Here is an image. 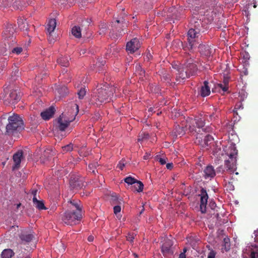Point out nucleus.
<instances>
[{
	"label": "nucleus",
	"instance_id": "nucleus-1",
	"mask_svg": "<svg viewBox=\"0 0 258 258\" xmlns=\"http://www.w3.org/2000/svg\"><path fill=\"white\" fill-rule=\"evenodd\" d=\"M237 151L234 149V152L229 154V159L225 161V169L222 166L217 168V172L218 173L221 172L223 174V177L226 185L228 186L230 190L234 189L233 182L234 181L237 180V179L234 177V174L236 175L239 174L238 172H235L237 169Z\"/></svg>",
	"mask_w": 258,
	"mask_h": 258
},
{
	"label": "nucleus",
	"instance_id": "nucleus-2",
	"mask_svg": "<svg viewBox=\"0 0 258 258\" xmlns=\"http://www.w3.org/2000/svg\"><path fill=\"white\" fill-rule=\"evenodd\" d=\"M68 209L61 216L62 221L67 225H74L82 218V206L78 200H70L67 205Z\"/></svg>",
	"mask_w": 258,
	"mask_h": 258
},
{
	"label": "nucleus",
	"instance_id": "nucleus-3",
	"mask_svg": "<svg viewBox=\"0 0 258 258\" xmlns=\"http://www.w3.org/2000/svg\"><path fill=\"white\" fill-rule=\"evenodd\" d=\"M115 92L113 86L108 85H98L91 95L90 102L92 104L99 106L103 103L109 102Z\"/></svg>",
	"mask_w": 258,
	"mask_h": 258
},
{
	"label": "nucleus",
	"instance_id": "nucleus-4",
	"mask_svg": "<svg viewBox=\"0 0 258 258\" xmlns=\"http://www.w3.org/2000/svg\"><path fill=\"white\" fill-rule=\"evenodd\" d=\"M172 67L178 72L176 78L177 81L180 82V80H183L193 75L194 60L191 58L187 60L184 68H182L180 64L176 63H173Z\"/></svg>",
	"mask_w": 258,
	"mask_h": 258
},
{
	"label": "nucleus",
	"instance_id": "nucleus-5",
	"mask_svg": "<svg viewBox=\"0 0 258 258\" xmlns=\"http://www.w3.org/2000/svg\"><path fill=\"white\" fill-rule=\"evenodd\" d=\"M8 123L6 127V133L13 134L15 131L20 132L24 130V122L22 118L17 114H13L8 118Z\"/></svg>",
	"mask_w": 258,
	"mask_h": 258
},
{
	"label": "nucleus",
	"instance_id": "nucleus-6",
	"mask_svg": "<svg viewBox=\"0 0 258 258\" xmlns=\"http://www.w3.org/2000/svg\"><path fill=\"white\" fill-rule=\"evenodd\" d=\"M15 29L12 24H7L3 33V37L5 39V45L7 46L8 44L9 48L13 45L15 43V37L14 36ZM10 50V49L9 48Z\"/></svg>",
	"mask_w": 258,
	"mask_h": 258
},
{
	"label": "nucleus",
	"instance_id": "nucleus-7",
	"mask_svg": "<svg viewBox=\"0 0 258 258\" xmlns=\"http://www.w3.org/2000/svg\"><path fill=\"white\" fill-rule=\"evenodd\" d=\"M4 91L6 93L4 96L3 100L6 105L14 104L20 101L21 95L18 89H12L8 92H6V90Z\"/></svg>",
	"mask_w": 258,
	"mask_h": 258
},
{
	"label": "nucleus",
	"instance_id": "nucleus-8",
	"mask_svg": "<svg viewBox=\"0 0 258 258\" xmlns=\"http://www.w3.org/2000/svg\"><path fill=\"white\" fill-rule=\"evenodd\" d=\"M12 6L15 9L21 10L25 5H22L19 0H0V16L6 9Z\"/></svg>",
	"mask_w": 258,
	"mask_h": 258
},
{
	"label": "nucleus",
	"instance_id": "nucleus-9",
	"mask_svg": "<svg viewBox=\"0 0 258 258\" xmlns=\"http://www.w3.org/2000/svg\"><path fill=\"white\" fill-rule=\"evenodd\" d=\"M76 111L73 112L72 115L69 117L66 113H61L57 119L58 128L61 131H64L73 121L76 116Z\"/></svg>",
	"mask_w": 258,
	"mask_h": 258
},
{
	"label": "nucleus",
	"instance_id": "nucleus-10",
	"mask_svg": "<svg viewBox=\"0 0 258 258\" xmlns=\"http://www.w3.org/2000/svg\"><path fill=\"white\" fill-rule=\"evenodd\" d=\"M203 136L202 135H199V136L196 137V141H195V143L200 145L203 148H207L208 147L211 148V144H214V138L213 137L210 135H206L204 137V139H203Z\"/></svg>",
	"mask_w": 258,
	"mask_h": 258
},
{
	"label": "nucleus",
	"instance_id": "nucleus-11",
	"mask_svg": "<svg viewBox=\"0 0 258 258\" xmlns=\"http://www.w3.org/2000/svg\"><path fill=\"white\" fill-rule=\"evenodd\" d=\"M197 196L200 198V211L202 213H205L206 212L207 200L208 199L206 190L202 188L200 192L198 194Z\"/></svg>",
	"mask_w": 258,
	"mask_h": 258
},
{
	"label": "nucleus",
	"instance_id": "nucleus-12",
	"mask_svg": "<svg viewBox=\"0 0 258 258\" xmlns=\"http://www.w3.org/2000/svg\"><path fill=\"white\" fill-rule=\"evenodd\" d=\"M70 185L72 189H80L84 186V179L83 177L73 175L71 177Z\"/></svg>",
	"mask_w": 258,
	"mask_h": 258
},
{
	"label": "nucleus",
	"instance_id": "nucleus-13",
	"mask_svg": "<svg viewBox=\"0 0 258 258\" xmlns=\"http://www.w3.org/2000/svg\"><path fill=\"white\" fill-rule=\"evenodd\" d=\"M173 242L170 239H166L163 243L161 251L164 256L172 255L174 253Z\"/></svg>",
	"mask_w": 258,
	"mask_h": 258
},
{
	"label": "nucleus",
	"instance_id": "nucleus-14",
	"mask_svg": "<svg viewBox=\"0 0 258 258\" xmlns=\"http://www.w3.org/2000/svg\"><path fill=\"white\" fill-rule=\"evenodd\" d=\"M55 154V152L52 148H49L44 150L40 157L41 163L45 164L48 162Z\"/></svg>",
	"mask_w": 258,
	"mask_h": 258
},
{
	"label": "nucleus",
	"instance_id": "nucleus-15",
	"mask_svg": "<svg viewBox=\"0 0 258 258\" xmlns=\"http://www.w3.org/2000/svg\"><path fill=\"white\" fill-rule=\"evenodd\" d=\"M187 43L185 46L183 47L184 50H189L191 53H193L194 50L192 46L194 45V29H190L187 33Z\"/></svg>",
	"mask_w": 258,
	"mask_h": 258
},
{
	"label": "nucleus",
	"instance_id": "nucleus-16",
	"mask_svg": "<svg viewBox=\"0 0 258 258\" xmlns=\"http://www.w3.org/2000/svg\"><path fill=\"white\" fill-rule=\"evenodd\" d=\"M140 46L141 44L139 40L135 38L127 43L126 49L127 51L133 53L137 50Z\"/></svg>",
	"mask_w": 258,
	"mask_h": 258
},
{
	"label": "nucleus",
	"instance_id": "nucleus-17",
	"mask_svg": "<svg viewBox=\"0 0 258 258\" xmlns=\"http://www.w3.org/2000/svg\"><path fill=\"white\" fill-rule=\"evenodd\" d=\"M18 24L19 29L23 31L25 35L29 36L28 31L30 29H34L33 25L29 26L26 19L24 18H20L18 19Z\"/></svg>",
	"mask_w": 258,
	"mask_h": 258
},
{
	"label": "nucleus",
	"instance_id": "nucleus-18",
	"mask_svg": "<svg viewBox=\"0 0 258 258\" xmlns=\"http://www.w3.org/2000/svg\"><path fill=\"white\" fill-rule=\"evenodd\" d=\"M19 237L21 240L20 243L25 244L31 242L34 238V235L33 233L22 231L19 234Z\"/></svg>",
	"mask_w": 258,
	"mask_h": 258
},
{
	"label": "nucleus",
	"instance_id": "nucleus-19",
	"mask_svg": "<svg viewBox=\"0 0 258 258\" xmlns=\"http://www.w3.org/2000/svg\"><path fill=\"white\" fill-rule=\"evenodd\" d=\"M255 239L258 241V230L254 231ZM248 258H258V243L252 245L249 251Z\"/></svg>",
	"mask_w": 258,
	"mask_h": 258
},
{
	"label": "nucleus",
	"instance_id": "nucleus-20",
	"mask_svg": "<svg viewBox=\"0 0 258 258\" xmlns=\"http://www.w3.org/2000/svg\"><path fill=\"white\" fill-rule=\"evenodd\" d=\"M55 112V109L51 106L41 113V116L44 120H48L52 117Z\"/></svg>",
	"mask_w": 258,
	"mask_h": 258
},
{
	"label": "nucleus",
	"instance_id": "nucleus-21",
	"mask_svg": "<svg viewBox=\"0 0 258 258\" xmlns=\"http://www.w3.org/2000/svg\"><path fill=\"white\" fill-rule=\"evenodd\" d=\"M208 84V82L205 81L204 82V85L201 87L200 91L199 92V94L203 97L208 96L210 94V88Z\"/></svg>",
	"mask_w": 258,
	"mask_h": 258
},
{
	"label": "nucleus",
	"instance_id": "nucleus-22",
	"mask_svg": "<svg viewBox=\"0 0 258 258\" xmlns=\"http://www.w3.org/2000/svg\"><path fill=\"white\" fill-rule=\"evenodd\" d=\"M22 156V151H18L13 155V160L15 162V165L13 167L14 170L19 167Z\"/></svg>",
	"mask_w": 258,
	"mask_h": 258
},
{
	"label": "nucleus",
	"instance_id": "nucleus-23",
	"mask_svg": "<svg viewBox=\"0 0 258 258\" xmlns=\"http://www.w3.org/2000/svg\"><path fill=\"white\" fill-rule=\"evenodd\" d=\"M205 178H213L216 175L215 170L212 165L207 166L204 170Z\"/></svg>",
	"mask_w": 258,
	"mask_h": 258
},
{
	"label": "nucleus",
	"instance_id": "nucleus-24",
	"mask_svg": "<svg viewBox=\"0 0 258 258\" xmlns=\"http://www.w3.org/2000/svg\"><path fill=\"white\" fill-rule=\"evenodd\" d=\"M198 51L201 55L204 56L210 55L211 53L209 46L202 44H199L198 47Z\"/></svg>",
	"mask_w": 258,
	"mask_h": 258
},
{
	"label": "nucleus",
	"instance_id": "nucleus-25",
	"mask_svg": "<svg viewBox=\"0 0 258 258\" xmlns=\"http://www.w3.org/2000/svg\"><path fill=\"white\" fill-rule=\"evenodd\" d=\"M56 22L55 19H51L48 21V22L47 24L46 29L47 32L51 34L54 31V29L56 28Z\"/></svg>",
	"mask_w": 258,
	"mask_h": 258
},
{
	"label": "nucleus",
	"instance_id": "nucleus-26",
	"mask_svg": "<svg viewBox=\"0 0 258 258\" xmlns=\"http://www.w3.org/2000/svg\"><path fill=\"white\" fill-rule=\"evenodd\" d=\"M69 56H61L57 60V62L62 67H68L70 65Z\"/></svg>",
	"mask_w": 258,
	"mask_h": 258
},
{
	"label": "nucleus",
	"instance_id": "nucleus-27",
	"mask_svg": "<svg viewBox=\"0 0 258 258\" xmlns=\"http://www.w3.org/2000/svg\"><path fill=\"white\" fill-rule=\"evenodd\" d=\"M184 133L185 131L184 127L182 126H180L179 125L175 126L173 131V135L176 137H177L178 136L179 137H181L184 134Z\"/></svg>",
	"mask_w": 258,
	"mask_h": 258
},
{
	"label": "nucleus",
	"instance_id": "nucleus-28",
	"mask_svg": "<svg viewBox=\"0 0 258 258\" xmlns=\"http://www.w3.org/2000/svg\"><path fill=\"white\" fill-rule=\"evenodd\" d=\"M143 187H144L143 183L141 181H138L137 180L135 182V183L133 184V185H132L131 186L132 190L133 191H137L139 192L143 191Z\"/></svg>",
	"mask_w": 258,
	"mask_h": 258
},
{
	"label": "nucleus",
	"instance_id": "nucleus-29",
	"mask_svg": "<svg viewBox=\"0 0 258 258\" xmlns=\"http://www.w3.org/2000/svg\"><path fill=\"white\" fill-rule=\"evenodd\" d=\"M74 111L77 112L76 115L79 112V106L77 104H71L70 108L68 109V112H63L62 113H66L69 117H71Z\"/></svg>",
	"mask_w": 258,
	"mask_h": 258
},
{
	"label": "nucleus",
	"instance_id": "nucleus-30",
	"mask_svg": "<svg viewBox=\"0 0 258 258\" xmlns=\"http://www.w3.org/2000/svg\"><path fill=\"white\" fill-rule=\"evenodd\" d=\"M230 249V239L227 237L223 239L222 245V250L223 251H228Z\"/></svg>",
	"mask_w": 258,
	"mask_h": 258
},
{
	"label": "nucleus",
	"instance_id": "nucleus-31",
	"mask_svg": "<svg viewBox=\"0 0 258 258\" xmlns=\"http://www.w3.org/2000/svg\"><path fill=\"white\" fill-rule=\"evenodd\" d=\"M57 93L59 95V97H63L65 96L68 92V88L65 86L59 87L56 89Z\"/></svg>",
	"mask_w": 258,
	"mask_h": 258
},
{
	"label": "nucleus",
	"instance_id": "nucleus-32",
	"mask_svg": "<svg viewBox=\"0 0 258 258\" xmlns=\"http://www.w3.org/2000/svg\"><path fill=\"white\" fill-rule=\"evenodd\" d=\"M72 34L77 38H81L82 35L80 27L76 26L73 27L72 29Z\"/></svg>",
	"mask_w": 258,
	"mask_h": 258
},
{
	"label": "nucleus",
	"instance_id": "nucleus-33",
	"mask_svg": "<svg viewBox=\"0 0 258 258\" xmlns=\"http://www.w3.org/2000/svg\"><path fill=\"white\" fill-rule=\"evenodd\" d=\"M14 254L13 251L11 249H6L3 251L1 255L2 258H11Z\"/></svg>",
	"mask_w": 258,
	"mask_h": 258
},
{
	"label": "nucleus",
	"instance_id": "nucleus-34",
	"mask_svg": "<svg viewBox=\"0 0 258 258\" xmlns=\"http://www.w3.org/2000/svg\"><path fill=\"white\" fill-rule=\"evenodd\" d=\"M204 118L202 115H201V117H198L197 119L195 117V121H196L197 126L199 128H202L204 126Z\"/></svg>",
	"mask_w": 258,
	"mask_h": 258
},
{
	"label": "nucleus",
	"instance_id": "nucleus-35",
	"mask_svg": "<svg viewBox=\"0 0 258 258\" xmlns=\"http://www.w3.org/2000/svg\"><path fill=\"white\" fill-rule=\"evenodd\" d=\"M161 79L165 82L167 83H170L171 81V76L170 75L167 73L166 72H162V74L161 75Z\"/></svg>",
	"mask_w": 258,
	"mask_h": 258
},
{
	"label": "nucleus",
	"instance_id": "nucleus-36",
	"mask_svg": "<svg viewBox=\"0 0 258 258\" xmlns=\"http://www.w3.org/2000/svg\"><path fill=\"white\" fill-rule=\"evenodd\" d=\"M136 73L139 74L141 77L145 76V71L142 69L140 64H137L136 66Z\"/></svg>",
	"mask_w": 258,
	"mask_h": 258
},
{
	"label": "nucleus",
	"instance_id": "nucleus-37",
	"mask_svg": "<svg viewBox=\"0 0 258 258\" xmlns=\"http://www.w3.org/2000/svg\"><path fill=\"white\" fill-rule=\"evenodd\" d=\"M229 80L230 77L229 76V71H228L223 74V84L226 85H228Z\"/></svg>",
	"mask_w": 258,
	"mask_h": 258
},
{
	"label": "nucleus",
	"instance_id": "nucleus-38",
	"mask_svg": "<svg viewBox=\"0 0 258 258\" xmlns=\"http://www.w3.org/2000/svg\"><path fill=\"white\" fill-rule=\"evenodd\" d=\"M124 180L125 182L127 183L128 185H133L136 181L137 179L131 176H128L125 178Z\"/></svg>",
	"mask_w": 258,
	"mask_h": 258
},
{
	"label": "nucleus",
	"instance_id": "nucleus-39",
	"mask_svg": "<svg viewBox=\"0 0 258 258\" xmlns=\"http://www.w3.org/2000/svg\"><path fill=\"white\" fill-rule=\"evenodd\" d=\"M19 75L20 73L19 70L16 67H15V68L13 69L12 74V77L13 79L16 80L19 77Z\"/></svg>",
	"mask_w": 258,
	"mask_h": 258
},
{
	"label": "nucleus",
	"instance_id": "nucleus-40",
	"mask_svg": "<svg viewBox=\"0 0 258 258\" xmlns=\"http://www.w3.org/2000/svg\"><path fill=\"white\" fill-rule=\"evenodd\" d=\"M73 150V145L72 144H69L66 146L62 147V150L63 153H65L68 152H70Z\"/></svg>",
	"mask_w": 258,
	"mask_h": 258
},
{
	"label": "nucleus",
	"instance_id": "nucleus-41",
	"mask_svg": "<svg viewBox=\"0 0 258 258\" xmlns=\"http://www.w3.org/2000/svg\"><path fill=\"white\" fill-rule=\"evenodd\" d=\"M149 137V135L148 133H142L139 136L138 142H143L144 140L147 139Z\"/></svg>",
	"mask_w": 258,
	"mask_h": 258
},
{
	"label": "nucleus",
	"instance_id": "nucleus-42",
	"mask_svg": "<svg viewBox=\"0 0 258 258\" xmlns=\"http://www.w3.org/2000/svg\"><path fill=\"white\" fill-rule=\"evenodd\" d=\"M86 91L85 88L82 87L78 92V97L80 99H82L85 96Z\"/></svg>",
	"mask_w": 258,
	"mask_h": 258
},
{
	"label": "nucleus",
	"instance_id": "nucleus-43",
	"mask_svg": "<svg viewBox=\"0 0 258 258\" xmlns=\"http://www.w3.org/2000/svg\"><path fill=\"white\" fill-rule=\"evenodd\" d=\"M34 206L39 210H45L46 208L44 203L41 201H39Z\"/></svg>",
	"mask_w": 258,
	"mask_h": 258
},
{
	"label": "nucleus",
	"instance_id": "nucleus-44",
	"mask_svg": "<svg viewBox=\"0 0 258 258\" xmlns=\"http://www.w3.org/2000/svg\"><path fill=\"white\" fill-rule=\"evenodd\" d=\"M95 167L96 164H90L88 165V170L89 172H92L93 174H95Z\"/></svg>",
	"mask_w": 258,
	"mask_h": 258
},
{
	"label": "nucleus",
	"instance_id": "nucleus-45",
	"mask_svg": "<svg viewBox=\"0 0 258 258\" xmlns=\"http://www.w3.org/2000/svg\"><path fill=\"white\" fill-rule=\"evenodd\" d=\"M189 247H188L187 246L185 247L183 249V252L179 254L178 258H186L185 253L186 251H189Z\"/></svg>",
	"mask_w": 258,
	"mask_h": 258
},
{
	"label": "nucleus",
	"instance_id": "nucleus-46",
	"mask_svg": "<svg viewBox=\"0 0 258 258\" xmlns=\"http://www.w3.org/2000/svg\"><path fill=\"white\" fill-rule=\"evenodd\" d=\"M243 105L242 104L241 102H239L238 103H237L234 107V109L233 110V112L234 113H236V114H237V111L238 109H239L240 108H243Z\"/></svg>",
	"mask_w": 258,
	"mask_h": 258
},
{
	"label": "nucleus",
	"instance_id": "nucleus-47",
	"mask_svg": "<svg viewBox=\"0 0 258 258\" xmlns=\"http://www.w3.org/2000/svg\"><path fill=\"white\" fill-rule=\"evenodd\" d=\"M156 159L160 163L161 165H164L166 163V158H161L159 156H157Z\"/></svg>",
	"mask_w": 258,
	"mask_h": 258
},
{
	"label": "nucleus",
	"instance_id": "nucleus-48",
	"mask_svg": "<svg viewBox=\"0 0 258 258\" xmlns=\"http://www.w3.org/2000/svg\"><path fill=\"white\" fill-rule=\"evenodd\" d=\"M198 27H200V24L197 22H195V29H194V31H195V38H196V34L197 33H199L200 32V29Z\"/></svg>",
	"mask_w": 258,
	"mask_h": 258
},
{
	"label": "nucleus",
	"instance_id": "nucleus-49",
	"mask_svg": "<svg viewBox=\"0 0 258 258\" xmlns=\"http://www.w3.org/2000/svg\"><path fill=\"white\" fill-rule=\"evenodd\" d=\"M134 238V233H128L127 236H126V240L130 242H133Z\"/></svg>",
	"mask_w": 258,
	"mask_h": 258
},
{
	"label": "nucleus",
	"instance_id": "nucleus-50",
	"mask_svg": "<svg viewBox=\"0 0 258 258\" xmlns=\"http://www.w3.org/2000/svg\"><path fill=\"white\" fill-rule=\"evenodd\" d=\"M125 161L123 160H121L119 162L118 164H117V167L121 170H122L125 166Z\"/></svg>",
	"mask_w": 258,
	"mask_h": 258
},
{
	"label": "nucleus",
	"instance_id": "nucleus-51",
	"mask_svg": "<svg viewBox=\"0 0 258 258\" xmlns=\"http://www.w3.org/2000/svg\"><path fill=\"white\" fill-rule=\"evenodd\" d=\"M22 51V48L21 47H15L12 50V52L17 54H20Z\"/></svg>",
	"mask_w": 258,
	"mask_h": 258
},
{
	"label": "nucleus",
	"instance_id": "nucleus-52",
	"mask_svg": "<svg viewBox=\"0 0 258 258\" xmlns=\"http://www.w3.org/2000/svg\"><path fill=\"white\" fill-rule=\"evenodd\" d=\"M196 164L197 166H200V167H202V166L204 164V163L203 162V158L202 157H199V162H196Z\"/></svg>",
	"mask_w": 258,
	"mask_h": 258
},
{
	"label": "nucleus",
	"instance_id": "nucleus-53",
	"mask_svg": "<svg viewBox=\"0 0 258 258\" xmlns=\"http://www.w3.org/2000/svg\"><path fill=\"white\" fill-rule=\"evenodd\" d=\"M113 211L115 214H117L121 211V207L120 206H115L113 208Z\"/></svg>",
	"mask_w": 258,
	"mask_h": 258
},
{
	"label": "nucleus",
	"instance_id": "nucleus-54",
	"mask_svg": "<svg viewBox=\"0 0 258 258\" xmlns=\"http://www.w3.org/2000/svg\"><path fill=\"white\" fill-rule=\"evenodd\" d=\"M215 254L216 253L213 250L211 251L208 254V258H215Z\"/></svg>",
	"mask_w": 258,
	"mask_h": 258
},
{
	"label": "nucleus",
	"instance_id": "nucleus-55",
	"mask_svg": "<svg viewBox=\"0 0 258 258\" xmlns=\"http://www.w3.org/2000/svg\"><path fill=\"white\" fill-rule=\"evenodd\" d=\"M152 56L151 53H148L146 56L145 57L144 59L145 60H147V61H150V60L152 58Z\"/></svg>",
	"mask_w": 258,
	"mask_h": 258
},
{
	"label": "nucleus",
	"instance_id": "nucleus-56",
	"mask_svg": "<svg viewBox=\"0 0 258 258\" xmlns=\"http://www.w3.org/2000/svg\"><path fill=\"white\" fill-rule=\"evenodd\" d=\"M58 246L59 247V250L61 251L62 252H63L65 250L66 246L64 244L62 243H60Z\"/></svg>",
	"mask_w": 258,
	"mask_h": 258
},
{
	"label": "nucleus",
	"instance_id": "nucleus-57",
	"mask_svg": "<svg viewBox=\"0 0 258 258\" xmlns=\"http://www.w3.org/2000/svg\"><path fill=\"white\" fill-rule=\"evenodd\" d=\"M48 35H49L48 36V41L50 43L54 42V38L52 37V33H51V34L48 33Z\"/></svg>",
	"mask_w": 258,
	"mask_h": 258
},
{
	"label": "nucleus",
	"instance_id": "nucleus-58",
	"mask_svg": "<svg viewBox=\"0 0 258 258\" xmlns=\"http://www.w3.org/2000/svg\"><path fill=\"white\" fill-rule=\"evenodd\" d=\"M173 164L172 163H168L166 164V168L168 169H171L173 168Z\"/></svg>",
	"mask_w": 258,
	"mask_h": 258
},
{
	"label": "nucleus",
	"instance_id": "nucleus-59",
	"mask_svg": "<svg viewBox=\"0 0 258 258\" xmlns=\"http://www.w3.org/2000/svg\"><path fill=\"white\" fill-rule=\"evenodd\" d=\"M187 240L188 242L189 243V244L190 245L191 247L192 248H194L193 244H192V240L191 237H190L188 238L187 239Z\"/></svg>",
	"mask_w": 258,
	"mask_h": 258
},
{
	"label": "nucleus",
	"instance_id": "nucleus-60",
	"mask_svg": "<svg viewBox=\"0 0 258 258\" xmlns=\"http://www.w3.org/2000/svg\"><path fill=\"white\" fill-rule=\"evenodd\" d=\"M115 22L117 23V24L120 23L122 24H124L125 25H126L125 23L124 22V20L123 19H122L121 20H116Z\"/></svg>",
	"mask_w": 258,
	"mask_h": 258
},
{
	"label": "nucleus",
	"instance_id": "nucleus-61",
	"mask_svg": "<svg viewBox=\"0 0 258 258\" xmlns=\"http://www.w3.org/2000/svg\"><path fill=\"white\" fill-rule=\"evenodd\" d=\"M39 201L37 199L36 197L34 196L33 198V202L34 204V205L36 204L37 202H38Z\"/></svg>",
	"mask_w": 258,
	"mask_h": 258
},
{
	"label": "nucleus",
	"instance_id": "nucleus-62",
	"mask_svg": "<svg viewBox=\"0 0 258 258\" xmlns=\"http://www.w3.org/2000/svg\"><path fill=\"white\" fill-rule=\"evenodd\" d=\"M228 85H224V86H223V87L221 89H222L224 92H226V91L228 90Z\"/></svg>",
	"mask_w": 258,
	"mask_h": 258
},
{
	"label": "nucleus",
	"instance_id": "nucleus-63",
	"mask_svg": "<svg viewBox=\"0 0 258 258\" xmlns=\"http://www.w3.org/2000/svg\"><path fill=\"white\" fill-rule=\"evenodd\" d=\"M94 240V237L92 235H90L88 237V240L89 241V242H92Z\"/></svg>",
	"mask_w": 258,
	"mask_h": 258
},
{
	"label": "nucleus",
	"instance_id": "nucleus-64",
	"mask_svg": "<svg viewBox=\"0 0 258 258\" xmlns=\"http://www.w3.org/2000/svg\"><path fill=\"white\" fill-rule=\"evenodd\" d=\"M37 192V190H33L32 191L31 193H32V195L33 196V197L34 196L36 197Z\"/></svg>",
	"mask_w": 258,
	"mask_h": 258
}]
</instances>
